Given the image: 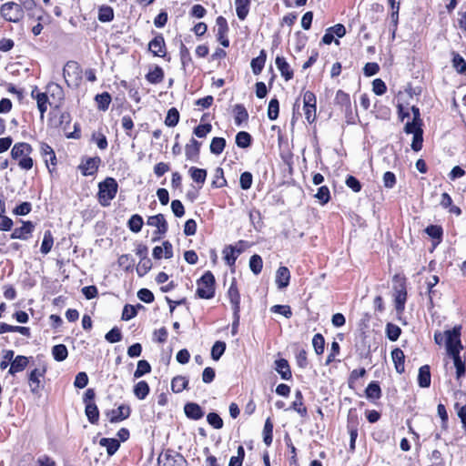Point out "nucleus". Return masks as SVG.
Returning <instances> with one entry per match:
<instances>
[{
  "label": "nucleus",
  "mask_w": 466,
  "mask_h": 466,
  "mask_svg": "<svg viewBox=\"0 0 466 466\" xmlns=\"http://www.w3.org/2000/svg\"><path fill=\"white\" fill-rule=\"evenodd\" d=\"M33 147L25 142L15 143L11 150L13 159L18 161V167L23 170H30L34 166V160L30 157Z\"/></svg>",
  "instance_id": "1"
},
{
  "label": "nucleus",
  "mask_w": 466,
  "mask_h": 466,
  "mask_svg": "<svg viewBox=\"0 0 466 466\" xmlns=\"http://www.w3.org/2000/svg\"><path fill=\"white\" fill-rule=\"evenodd\" d=\"M118 190V184L114 177H107L98 183L97 201L106 208L110 206L111 201L116 198Z\"/></svg>",
  "instance_id": "2"
},
{
  "label": "nucleus",
  "mask_w": 466,
  "mask_h": 466,
  "mask_svg": "<svg viewBox=\"0 0 466 466\" xmlns=\"http://www.w3.org/2000/svg\"><path fill=\"white\" fill-rule=\"evenodd\" d=\"M197 284V295L198 298L209 299L215 296V277L211 271L205 272Z\"/></svg>",
  "instance_id": "3"
},
{
  "label": "nucleus",
  "mask_w": 466,
  "mask_h": 466,
  "mask_svg": "<svg viewBox=\"0 0 466 466\" xmlns=\"http://www.w3.org/2000/svg\"><path fill=\"white\" fill-rule=\"evenodd\" d=\"M446 348L448 354L453 358L461 356L460 352L462 349L461 341V327H454L452 329L445 331Z\"/></svg>",
  "instance_id": "4"
},
{
  "label": "nucleus",
  "mask_w": 466,
  "mask_h": 466,
  "mask_svg": "<svg viewBox=\"0 0 466 466\" xmlns=\"http://www.w3.org/2000/svg\"><path fill=\"white\" fill-rule=\"evenodd\" d=\"M63 76L69 87L78 86L81 79V69L78 63L76 61L66 62L63 68Z\"/></svg>",
  "instance_id": "5"
},
{
  "label": "nucleus",
  "mask_w": 466,
  "mask_h": 466,
  "mask_svg": "<svg viewBox=\"0 0 466 466\" xmlns=\"http://www.w3.org/2000/svg\"><path fill=\"white\" fill-rule=\"evenodd\" d=\"M0 14L5 20L13 23H17L24 17V10L20 7V5L15 2H7L2 5Z\"/></svg>",
  "instance_id": "6"
},
{
  "label": "nucleus",
  "mask_w": 466,
  "mask_h": 466,
  "mask_svg": "<svg viewBox=\"0 0 466 466\" xmlns=\"http://www.w3.org/2000/svg\"><path fill=\"white\" fill-rule=\"evenodd\" d=\"M394 281H398V284L394 286V297H395V309L398 312H403L405 309V303L407 300V289L405 279L400 278L395 275L393 278Z\"/></svg>",
  "instance_id": "7"
},
{
  "label": "nucleus",
  "mask_w": 466,
  "mask_h": 466,
  "mask_svg": "<svg viewBox=\"0 0 466 466\" xmlns=\"http://www.w3.org/2000/svg\"><path fill=\"white\" fill-rule=\"evenodd\" d=\"M316 96L311 91L303 94V109L307 121L311 124L316 119Z\"/></svg>",
  "instance_id": "8"
},
{
  "label": "nucleus",
  "mask_w": 466,
  "mask_h": 466,
  "mask_svg": "<svg viewBox=\"0 0 466 466\" xmlns=\"http://www.w3.org/2000/svg\"><path fill=\"white\" fill-rule=\"evenodd\" d=\"M159 466H186L187 461L177 452L167 451L157 458Z\"/></svg>",
  "instance_id": "9"
},
{
  "label": "nucleus",
  "mask_w": 466,
  "mask_h": 466,
  "mask_svg": "<svg viewBox=\"0 0 466 466\" xmlns=\"http://www.w3.org/2000/svg\"><path fill=\"white\" fill-rule=\"evenodd\" d=\"M40 154L46 163V166L49 173H52L55 169V167L57 164V159L54 149L47 143L41 142Z\"/></svg>",
  "instance_id": "10"
},
{
  "label": "nucleus",
  "mask_w": 466,
  "mask_h": 466,
  "mask_svg": "<svg viewBox=\"0 0 466 466\" xmlns=\"http://www.w3.org/2000/svg\"><path fill=\"white\" fill-rule=\"evenodd\" d=\"M216 26H217V40L224 47L229 46V40L228 38V21L223 16H218L216 19Z\"/></svg>",
  "instance_id": "11"
},
{
  "label": "nucleus",
  "mask_w": 466,
  "mask_h": 466,
  "mask_svg": "<svg viewBox=\"0 0 466 466\" xmlns=\"http://www.w3.org/2000/svg\"><path fill=\"white\" fill-rule=\"evenodd\" d=\"M131 409L128 405L122 404L117 409L109 410L106 411L109 422L116 423L120 422L130 416Z\"/></svg>",
  "instance_id": "12"
},
{
  "label": "nucleus",
  "mask_w": 466,
  "mask_h": 466,
  "mask_svg": "<svg viewBox=\"0 0 466 466\" xmlns=\"http://www.w3.org/2000/svg\"><path fill=\"white\" fill-rule=\"evenodd\" d=\"M46 372V367L35 368L30 371L28 375V384L32 393H38L41 389L40 379L45 377Z\"/></svg>",
  "instance_id": "13"
},
{
  "label": "nucleus",
  "mask_w": 466,
  "mask_h": 466,
  "mask_svg": "<svg viewBox=\"0 0 466 466\" xmlns=\"http://www.w3.org/2000/svg\"><path fill=\"white\" fill-rule=\"evenodd\" d=\"M148 49L155 56L165 57L166 43L162 34H157L148 44Z\"/></svg>",
  "instance_id": "14"
},
{
  "label": "nucleus",
  "mask_w": 466,
  "mask_h": 466,
  "mask_svg": "<svg viewBox=\"0 0 466 466\" xmlns=\"http://www.w3.org/2000/svg\"><path fill=\"white\" fill-rule=\"evenodd\" d=\"M35 225L31 221H24L23 225L19 228H15L12 234L11 238L12 239H23L26 240L31 236L32 232L34 231Z\"/></svg>",
  "instance_id": "15"
},
{
  "label": "nucleus",
  "mask_w": 466,
  "mask_h": 466,
  "mask_svg": "<svg viewBox=\"0 0 466 466\" xmlns=\"http://www.w3.org/2000/svg\"><path fill=\"white\" fill-rule=\"evenodd\" d=\"M100 163L99 157H89L81 163L79 169L83 176H93L96 173Z\"/></svg>",
  "instance_id": "16"
},
{
  "label": "nucleus",
  "mask_w": 466,
  "mask_h": 466,
  "mask_svg": "<svg viewBox=\"0 0 466 466\" xmlns=\"http://www.w3.org/2000/svg\"><path fill=\"white\" fill-rule=\"evenodd\" d=\"M148 226L157 228V234L165 235L168 229L167 222L163 214L150 216L147 221Z\"/></svg>",
  "instance_id": "17"
},
{
  "label": "nucleus",
  "mask_w": 466,
  "mask_h": 466,
  "mask_svg": "<svg viewBox=\"0 0 466 466\" xmlns=\"http://www.w3.org/2000/svg\"><path fill=\"white\" fill-rule=\"evenodd\" d=\"M201 143L192 137L185 147V155L187 160L198 162L199 158Z\"/></svg>",
  "instance_id": "18"
},
{
  "label": "nucleus",
  "mask_w": 466,
  "mask_h": 466,
  "mask_svg": "<svg viewBox=\"0 0 466 466\" xmlns=\"http://www.w3.org/2000/svg\"><path fill=\"white\" fill-rule=\"evenodd\" d=\"M46 94L51 96L58 107L65 99V93L62 86L56 83L51 82L46 86Z\"/></svg>",
  "instance_id": "19"
},
{
  "label": "nucleus",
  "mask_w": 466,
  "mask_h": 466,
  "mask_svg": "<svg viewBox=\"0 0 466 466\" xmlns=\"http://www.w3.org/2000/svg\"><path fill=\"white\" fill-rule=\"evenodd\" d=\"M275 64L277 68L280 72L281 76L286 81H289L290 79L293 78L294 72L284 56H278L275 60Z\"/></svg>",
  "instance_id": "20"
},
{
  "label": "nucleus",
  "mask_w": 466,
  "mask_h": 466,
  "mask_svg": "<svg viewBox=\"0 0 466 466\" xmlns=\"http://www.w3.org/2000/svg\"><path fill=\"white\" fill-rule=\"evenodd\" d=\"M184 412L186 416L193 420H198L205 415L203 409L195 402H187L184 406Z\"/></svg>",
  "instance_id": "21"
},
{
  "label": "nucleus",
  "mask_w": 466,
  "mask_h": 466,
  "mask_svg": "<svg viewBox=\"0 0 466 466\" xmlns=\"http://www.w3.org/2000/svg\"><path fill=\"white\" fill-rule=\"evenodd\" d=\"M31 357H26L23 355H17L11 362V366L9 368L8 373L10 375H15L18 372L23 371L29 364V360Z\"/></svg>",
  "instance_id": "22"
},
{
  "label": "nucleus",
  "mask_w": 466,
  "mask_h": 466,
  "mask_svg": "<svg viewBox=\"0 0 466 466\" xmlns=\"http://www.w3.org/2000/svg\"><path fill=\"white\" fill-rule=\"evenodd\" d=\"M290 281V272L287 267L281 266L276 272V285L279 289L287 288Z\"/></svg>",
  "instance_id": "23"
},
{
  "label": "nucleus",
  "mask_w": 466,
  "mask_h": 466,
  "mask_svg": "<svg viewBox=\"0 0 466 466\" xmlns=\"http://www.w3.org/2000/svg\"><path fill=\"white\" fill-rule=\"evenodd\" d=\"M275 370L280 375L282 380H289L292 378L289 364L285 359H279L275 360Z\"/></svg>",
  "instance_id": "24"
},
{
  "label": "nucleus",
  "mask_w": 466,
  "mask_h": 466,
  "mask_svg": "<svg viewBox=\"0 0 466 466\" xmlns=\"http://www.w3.org/2000/svg\"><path fill=\"white\" fill-rule=\"evenodd\" d=\"M391 358L392 361L394 362L396 371L399 374H402L405 371V355L403 351L399 348H395L391 351Z\"/></svg>",
  "instance_id": "25"
},
{
  "label": "nucleus",
  "mask_w": 466,
  "mask_h": 466,
  "mask_svg": "<svg viewBox=\"0 0 466 466\" xmlns=\"http://www.w3.org/2000/svg\"><path fill=\"white\" fill-rule=\"evenodd\" d=\"M228 296L229 298L230 303L232 305L233 312L240 311V295L238 289V287L235 282H232L228 290Z\"/></svg>",
  "instance_id": "26"
},
{
  "label": "nucleus",
  "mask_w": 466,
  "mask_h": 466,
  "mask_svg": "<svg viewBox=\"0 0 466 466\" xmlns=\"http://www.w3.org/2000/svg\"><path fill=\"white\" fill-rule=\"evenodd\" d=\"M431 382V369L429 365H423L419 369L418 384L420 388H429Z\"/></svg>",
  "instance_id": "27"
},
{
  "label": "nucleus",
  "mask_w": 466,
  "mask_h": 466,
  "mask_svg": "<svg viewBox=\"0 0 466 466\" xmlns=\"http://www.w3.org/2000/svg\"><path fill=\"white\" fill-rule=\"evenodd\" d=\"M267 60V53L264 49L260 50L259 55L253 58L250 63L252 72L254 75H259L265 66Z\"/></svg>",
  "instance_id": "28"
},
{
  "label": "nucleus",
  "mask_w": 466,
  "mask_h": 466,
  "mask_svg": "<svg viewBox=\"0 0 466 466\" xmlns=\"http://www.w3.org/2000/svg\"><path fill=\"white\" fill-rule=\"evenodd\" d=\"M290 408L297 411L301 417H307L308 410L303 404V395L300 390L295 392V400L292 402Z\"/></svg>",
  "instance_id": "29"
},
{
  "label": "nucleus",
  "mask_w": 466,
  "mask_h": 466,
  "mask_svg": "<svg viewBox=\"0 0 466 466\" xmlns=\"http://www.w3.org/2000/svg\"><path fill=\"white\" fill-rule=\"evenodd\" d=\"M233 112L235 114L234 121L238 127L241 126L243 122H246L248 119V113L242 104L235 105Z\"/></svg>",
  "instance_id": "30"
},
{
  "label": "nucleus",
  "mask_w": 466,
  "mask_h": 466,
  "mask_svg": "<svg viewBox=\"0 0 466 466\" xmlns=\"http://www.w3.org/2000/svg\"><path fill=\"white\" fill-rule=\"evenodd\" d=\"M99 444L102 447L106 448V452H107L108 456L114 455L120 447L119 441H117L116 439H113V438H102L99 441Z\"/></svg>",
  "instance_id": "31"
},
{
  "label": "nucleus",
  "mask_w": 466,
  "mask_h": 466,
  "mask_svg": "<svg viewBox=\"0 0 466 466\" xmlns=\"http://www.w3.org/2000/svg\"><path fill=\"white\" fill-rule=\"evenodd\" d=\"M236 13L239 20H245L249 12L250 0H235Z\"/></svg>",
  "instance_id": "32"
},
{
  "label": "nucleus",
  "mask_w": 466,
  "mask_h": 466,
  "mask_svg": "<svg viewBox=\"0 0 466 466\" xmlns=\"http://www.w3.org/2000/svg\"><path fill=\"white\" fill-rule=\"evenodd\" d=\"M366 397L370 400H377L381 397V389L378 381H371L365 390Z\"/></svg>",
  "instance_id": "33"
},
{
  "label": "nucleus",
  "mask_w": 466,
  "mask_h": 466,
  "mask_svg": "<svg viewBox=\"0 0 466 466\" xmlns=\"http://www.w3.org/2000/svg\"><path fill=\"white\" fill-rule=\"evenodd\" d=\"M222 254L226 264L229 267H233L238 257L236 252V248L233 245H228L222 250Z\"/></svg>",
  "instance_id": "34"
},
{
  "label": "nucleus",
  "mask_w": 466,
  "mask_h": 466,
  "mask_svg": "<svg viewBox=\"0 0 466 466\" xmlns=\"http://www.w3.org/2000/svg\"><path fill=\"white\" fill-rule=\"evenodd\" d=\"M85 412H86L88 421L91 424H96L98 422L99 410L95 402H89V403L86 404Z\"/></svg>",
  "instance_id": "35"
},
{
  "label": "nucleus",
  "mask_w": 466,
  "mask_h": 466,
  "mask_svg": "<svg viewBox=\"0 0 466 466\" xmlns=\"http://www.w3.org/2000/svg\"><path fill=\"white\" fill-rule=\"evenodd\" d=\"M146 79L150 84H159L164 79V71L159 66H156L146 75Z\"/></svg>",
  "instance_id": "36"
},
{
  "label": "nucleus",
  "mask_w": 466,
  "mask_h": 466,
  "mask_svg": "<svg viewBox=\"0 0 466 466\" xmlns=\"http://www.w3.org/2000/svg\"><path fill=\"white\" fill-rule=\"evenodd\" d=\"M188 385V380L184 376H176L171 380V390L175 393H180Z\"/></svg>",
  "instance_id": "37"
},
{
  "label": "nucleus",
  "mask_w": 466,
  "mask_h": 466,
  "mask_svg": "<svg viewBox=\"0 0 466 466\" xmlns=\"http://www.w3.org/2000/svg\"><path fill=\"white\" fill-rule=\"evenodd\" d=\"M188 173L194 182L201 185L205 183L208 175L206 169L191 167L188 170Z\"/></svg>",
  "instance_id": "38"
},
{
  "label": "nucleus",
  "mask_w": 466,
  "mask_h": 466,
  "mask_svg": "<svg viewBox=\"0 0 466 466\" xmlns=\"http://www.w3.org/2000/svg\"><path fill=\"white\" fill-rule=\"evenodd\" d=\"M95 101L96 102L97 108L99 110L106 111L111 103V96L108 92H103L95 96Z\"/></svg>",
  "instance_id": "39"
},
{
  "label": "nucleus",
  "mask_w": 466,
  "mask_h": 466,
  "mask_svg": "<svg viewBox=\"0 0 466 466\" xmlns=\"http://www.w3.org/2000/svg\"><path fill=\"white\" fill-rule=\"evenodd\" d=\"M149 390V386L145 380H140L134 386V394L138 400H145Z\"/></svg>",
  "instance_id": "40"
},
{
  "label": "nucleus",
  "mask_w": 466,
  "mask_h": 466,
  "mask_svg": "<svg viewBox=\"0 0 466 466\" xmlns=\"http://www.w3.org/2000/svg\"><path fill=\"white\" fill-rule=\"evenodd\" d=\"M53 245H54L53 234L50 230H46L44 233V238H43V241H42L41 248H40L41 253L44 255L48 254L51 251Z\"/></svg>",
  "instance_id": "41"
},
{
  "label": "nucleus",
  "mask_w": 466,
  "mask_h": 466,
  "mask_svg": "<svg viewBox=\"0 0 466 466\" xmlns=\"http://www.w3.org/2000/svg\"><path fill=\"white\" fill-rule=\"evenodd\" d=\"M52 355H53V358L56 360V361H63L65 360L67 356H68V350H67V348L66 347V345L64 344H57V345H55L53 348H52Z\"/></svg>",
  "instance_id": "42"
},
{
  "label": "nucleus",
  "mask_w": 466,
  "mask_h": 466,
  "mask_svg": "<svg viewBox=\"0 0 466 466\" xmlns=\"http://www.w3.org/2000/svg\"><path fill=\"white\" fill-rule=\"evenodd\" d=\"M252 137L246 131H239L236 135V144L240 148H247L251 145Z\"/></svg>",
  "instance_id": "43"
},
{
  "label": "nucleus",
  "mask_w": 466,
  "mask_h": 466,
  "mask_svg": "<svg viewBox=\"0 0 466 466\" xmlns=\"http://www.w3.org/2000/svg\"><path fill=\"white\" fill-rule=\"evenodd\" d=\"M98 20L103 23L111 22L114 19V10L108 5H103L98 10Z\"/></svg>",
  "instance_id": "44"
},
{
  "label": "nucleus",
  "mask_w": 466,
  "mask_h": 466,
  "mask_svg": "<svg viewBox=\"0 0 466 466\" xmlns=\"http://www.w3.org/2000/svg\"><path fill=\"white\" fill-rule=\"evenodd\" d=\"M143 224V218L138 214L132 215L127 221L128 228L135 233H137L142 229Z\"/></svg>",
  "instance_id": "45"
},
{
  "label": "nucleus",
  "mask_w": 466,
  "mask_h": 466,
  "mask_svg": "<svg viewBox=\"0 0 466 466\" xmlns=\"http://www.w3.org/2000/svg\"><path fill=\"white\" fill-rule=\"evenodd\" d=\"M226 147V139L223 137H213L210 143V152L214 155H220Z\"/></svg>",
  "instance_id": "46"
},
{
  "label": "nucleus",
  "mask_w": 466,
  "mask_h": 466,
  "mask_svg": "<svg viewBox=\"0 0 466 466\" xmlns=\"http://www.w3.org/2000/svg\"><path fill=\"white\" fill-rule=\"evenodd\" d=\"M335 102L337 105L344 106L346 111L350 110V95L342 90H339L336 93Z\"/></svg>",
  "instance_id": "47"
},
{
  "label": "nucleus",
  "mask_w": 466,
  "mask_h": 466,
  "mask_svg": "<svg viewBox=\"0 0 466 466\" xmlns=\"http://www.w3.org/2000/svg\"><path fill=\"white\" fill-rule=\"evenodd\" d=\"M263 441L267 446H270L273 441V424L270 419H267L263 429Z\"/></svg>",
  "instance_id": "48"
},
{
  "label": "nucleus",
  "mask_w": 466,
  "mask_h": 466,
  "mask_svg": "<svg viewBox=\"0 0 466 466\" xmlns=\"http://www.w3.org/2000/svg\"><path fill=\"white\" fill-rule=\"evenodd\" d=\"M249 268L250 270L255 274L258 275L261 272L263 268V260L261 257L258 254H254L249 258Z\"/></svg>",
  "instance_id": "49"
},
{
  "label": "nucleus",
  "mask_w": 466,
  "mask_h": 466,
  "mask_svg": "<svg viewBox=\"0 0 466 466\" xmlns=\"http://www.w3.org/2000/svg\"><path fill=\"white\" fill-rule=\"evenodd\" d=\"M143 306L141 304H137V306L133 305H126L122 311V319L123 320H130L135 318L137 314V309H142Z\"/></svg>",
  "instance_id": "50"
},
{
  "label": "nucleus",
  "mask_w": 466,
  "mask_h": 466,
  "mask_svg": "<svg viewBox=\"0 0 466 466\" xmlns=\"http://www.w3.org/2000/svg\"><path fill=\"white\" fill-rule=\"evenodd\" d=\"M152 268L151 259L147 257L141 258L137 266V273L139 277H144Z\"/></svg>",
  "instance_id": "51"
},
{
  "label": "nucleus",
  "mask_w": 466,
  "mask_h": 466,
  "mask_svg": "<svg viewBox=\"0 0 466 466\" xmlns=\"http://www.w3.org/2000/svg\"><path fill=\"white\" fill-rule=\"evenodd\" d=\"M401 334V329L395 324L388 323L386 325V335L390 341H396Z\"/></svg>",
  "instance_id": "52"
},
{
  "label": "nucleus",
  "mask_w": 466,
  "mask_h": 466,
  "mask_svg": "<svg viewBox=\"0 0 466 466\" xmlns=\"http://www.w3.org/2000/svg\"><path fill=\"white\" fill-rule=\"evenodd\" d=\"M179 121V112L176 107H171L167 114L165 124L167 127H173L177 125Z\"/></svg>",
  "instance_id": "53"
},
{
  "label": "nucleus",
  "mask_w": 466,
  "mask_h": 466,
  "mask_svg": "<svg viewBox=\"0 0 466 466\" xmlns=\"http://www.w3.org/2000/svg\"><path fill=\"white\" fill-rule=\"evenodd\" d=\"M452 66L459 74H464L466 72V60L460 54L454 53Z\"/></svg>",
  "instance_id": "54"
},
{
  "label": "nucleus",
  "mask_w": 466,
  "mask_h": 466,
  "mask_svg": "<svg viewBox=\"0 0 466 466\" xmlns=\"http://www.w3.org/2000/svg\"><path fill=\"white\" fill-rule=\"evenodd\" d=\"M151 371V366L147 360H141L137 362V367L134 372V377L138 379Z\"/></svg>",
  "instance_id": "55"
},
{
  "label": "nucleus",
  "mask_w": 466,
  "mask_h": 466,
  "mask_svg": "<svg viewBox=\"0 0 466 466\" xmlns=\"http://www.w3.org/2000/svg\"><path fill=\"white\" fill-rule=\"evenodd\" d=\"M279 100L276 97L271 98V100L268 103V117L270 120H276L279 116Z\"/></svg>",
  "instance_id": "56"
},
{
  "label": "nucleus",
  "mask_w": 466,
  "mask_h": 466,
  "mask_svg": "<svg viewBox=\"0 0 466 466\" xmlns=\"http://www.w3.org/2000/svg\"><path fill=\"white\" fill-rule=\"evenodd\" d=\"M312 345L317 355H321L325 349V339L320 333L314 335L312 339Z\"/></svg>",
  "instance_id": "57"
},
{
  "label": "nucleus",
  "mask_w": 466,
  "mask_h": 466,
  "mask_svg": "<svg viewBox=\"0 0 466 466\" xmlns=\"http://www.w3.org/2000/svg\"><path fill=\"white\" fill-rule=\"evenodd\" d=\"M226 350V343L223 341H216L211 349V358L218 360Z\"/></svg>",
  "instance_id": "58"
},
{
  "label": "nucleus",
  "mask_w": 466,
  "mask_h": 466,
  "mask_svg": "<svg viewBox=\"0 0 466 466\" xmlns=\"http://www.w3.org/2000/svg\"><path fill=\"white\" fill-rule=\"evenodd\" d=\"M36 104H37V108L40 112V117L43 119L45 113L47 110V105L49 104L48 96H47L46 92H45L44 94L38 95Z\"/></svg>",
  "instance_id": "59"
},
{
  "label": "nucleus",
  "mask_w": 466,
  "mask_h": 466,
  "mask_svg": "<svg viewBox=\"0 0 466 466\" xmlns=\"http://www.w3.org/2000/svg\"><path fill=\"white\" fill-rule=\"evenodd\" d=\"M315 198L319 199L322 205L327 204L330 199V192L327 186H322L318 188Z\"/></svg>",
  "instance_id": "60"
},
{
  "label": "nucleus",
  "mask_w": 466,
  "mask_h": 466,
  "mask_svg": "<svg viewBox=\"0 0 466 466\" xmlns=\"http://www.w3.org/2000/svg\"><path fill=\"white\" fill-rule=\"evenodd\" d=\"M453 363L454 367L456 369V378L457 380H460L465 375L466 372V366L464 361H462L461 356L453 357Z\"/></svg>",
  "instance_id": "61"
},
{
  "label": "nucleus",
  "mask_w": 466,
  "mask_h": 466,
  "mask_svg": "<svg viewBox=\"0 0 466 466\" xmlns=\"http://www.w3.org/2000/svg\"><path fill=\"white\" fill-rule=\"evenodd\" d=\"M207 420L208 424L216 430H219L223 427V420L216 412H209L207 415Z\"/></svg>",
  "instance_id": "62"
},
{
  "label": "nucleus",
  "mask_w": 466,
  "mask_h": 466,
  "mask_svg": "<svg viewBox=\"0 0 466 466\" xmlns=\"http://www.w3.org/2000/svg\"><path fill=\"white\" fill-rule=\"evenodd\" d=\"M253 182V176L250 172L245 171L240 175L239 185L243 190H248L251 187Z\"/></svg>",
  "instance_id": "63"
},
{
  "label": "nucleus",
  "mask_w": 466,
  "mask_h": 466,
  "mask_svg": "<svg viewBox=\"0 0 466 466\" xmlns=\"http://www.w3.org/2000/svg\"><path fill=\"white\" fill-rule=\"evenodd\" d=\"M105 339L109 343H116L122 339V333L117 327H114L106 334Z\"/></svg>",
  "instance_id": "64"
}]
</instances>
